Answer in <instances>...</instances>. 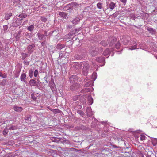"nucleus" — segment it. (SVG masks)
Returning a JSON list of instances; mask_svg holds the SVG:
<instances>
[{"mask_svg":"<svg viewBox=\"0 0 157 157\" xmlns=\"http://www.w3.org/2000/svg\"><path fill=\"white\" fill-rule=\"evenodd\" d=\"M108 43L109 47H112L113 46L112 48H111L112 49H113V45L117 42V39L114 37H110L108 39ZM111 50L113 51V50L112 49Z\"/></svg>","mask_w":157,"mask_h":157,"instance_id":"nucleus-1","label":"nucleus"},{"mask_svg":"<svg viewBox=\"0 0 157 157\" xmlns=\"http://www.w3.org/2000/svg\"><path fill=\"white\" fill-rule=\"evenodd\" d=\"M21 23V20L19 18H17L16 17H14L13 19V22L12 24L13 26L14 27H17L20 25Z\"/></svg>","mask_w":157,"mask_h":157,"instance_id":"nucleus-2","label":"nucleus"},{"mask_svg":"<svg viewBox=\"0 0 157 157\" xmlns=\"http://www.w3.org/2000/svg\"><path fill=\"white\" fill-rule=\"evenodd\" d=\"M89 67L90 66L88 63H84L83 68V73L84 75H87Z\"/></svg>","mask_w":157,"mask_h":157,"instance_id":"nucleus-3","label":"nucleus"},{"mask_svg":"<svg viewBox=\"0 0 157 157\" xmlns=\"http://www.w3.org/2000/svg\"><path fill=\"white\" fill-rule=\"evenodd\" d=\"M69 80L71 84L76 83L78 82V77L75 75H72L69 77Z\"/></svg>","mask_w":157,"mask_h":157,"instance_id":"nucleus-4","label":"nucleus"},{"mask_svg":"<svg viewBox=\"0 0 157 157\" xmlns=\"http://www.w3.org/2000/svg\"><path fill=\"white\" fill-rule=\"evenodd\" d=\"M80 85L77 83L71 84L70 89L72 90H75L78 89L80 87Z\"/></svg>","mask_w":157,"mask_h":157,"instance_id":"nucleus-5","label":"nucleus"},{"mask_svg":"<svg viewBox=\"0 0 157 157\" xmlns=\"http://www.w3.org/2000/svg\"><path fill=\"white\" fill-rule=\"evenodd\" d=\"M35 46V45L33 44L28 45L27 48V53L29 54H31L33 52L34 48Z\"/></svg>","mask_w":157,"mask_h":157,"instance_id":"nucleus-6","label":"nucleus"},{"mask_svg":"<svg viewBox=\"0 0 157 157\" xmlns=\"http://www.w3.org/2000/svg\"><path fill=\"white\" fill-rule=\"evenodd\" d=\"M95 60L96 61L99 63H101L103 62V64L101 66L104 65L105 63V58L104 57H96Z\"/></svg>","mask_w":157,"mask_h":157,"instance_id":"nucleus-7","label":"nucleus"},{"mask_svg":"<svg viewBox=\"0 0 157 157\" xmlns=\"http://www.w3.org/2000/svg\"><path fill=\"white\" fill-rule=\"evenodd\" d=\"M89 52L92 56H95L98 54V52L94 48H92L89 49Z\"/></svg>","mask_w":157,"mask_h":157,"instance_id":"nucleus-8","label":"nucleus"},{"mask_svg":"<svg viewBox=\"0 0 157 157\" xmlns=\"http://www.w3.org/2000/svg\"><path fill=\"white\" fill-rule=\"evenodd\" d=\"M69 152V149H67V148H66V150H63L62 153L64 156L65 157H70V155Z\"/></svg>","mask_w":157,"mask_h":157,"instance_id":"nucleus-9","label":"nucleus"},{"mask_svg":"<svg viewBox=\"0 0 157 157\" xmlns=\"http://www.w3.org/2000/svg\"><path fill=\"white\" fill-rule=\"evenodd\" d=\"M82 65V63H75L74 64L73 67L76 69L79 70L81 68Z\"/></svg>","mask_w":157,"mask_h":157,"instance_id":"nucleus-10","label":"nucleus"},{"mask_svg":"<svg viewBox=\"0 0 157 157\" xmlns=\"http://www.w3.org/2000/svg\"><path fill=\"white\" fill-rule=\"evenodd\" d=\"M38 38L40 40H42L44 41H46V37L43 34L38 32L37 33Z\"/></svg>","mask_w":157,"mask_h":157,"instance_id":"nucleus-11","label":"nucleus"},{"mask_svg":"<svg viewBox=\"0 0 157 157\" xmlns=\"http://www.w3.org/2000/svg\"><path fill=\"white\" fill-rule=\"evenodd\" d=\"M88 128L82 125H79V126H78L75 127V129L77 130H84L87 129Z\"/></svg>","mask_w":157,"mask_h":157,"instance_id":"nucleus-12","label":"nucleus"},{"mask_svg":"<svg viewBox=\"0 0 157 157\" xmlns=\"http://www.w3.org/2000/svg\"><path fill=\"white\" fill-rule=\"evenodd\" d=\"M26 74L25 73H22L20 76V79L21 81L26 83Z\"/></svg>","mask_w":157,"mask_h":157,"instance_id":"nucleus-13","label":"nucleus"},{"mask_svg":"<svg viewBox=\"0 0 157 157\" xmlns=\"http://www.w3.org/2000/svg\"><path fill=\"white\" fill-rule=\"evenodd\" d=\"M107 6L111 10L113 9L116 7V3L112 2L108 4Z\"/></svg>","mask_w":157,"mask_h":157,"instance_id":"nucleus-14","label":"nucleus"},{"mask_svg":"<svg viewBox=\"0 0 157 157\" xmlns=\"http://www.w3.org/2000/svg\"><path fill=\"white\" fill-rule=\"evenodd\" d=\"M59 14L61 17L62 18L66 19L67 17L68 14L65 12H59Z\"/></svg>","mask_w":157,"mask_h":157,"instance_id":"nucleus-15","label":"nucleus"},{"mask_svg":"<svg viewBox=\"0 0 157 157\" xmlns=\"http://www.w3.org/2000/svg\"><path fill=\"white\" fill-rule=\"evenodd\" d=\"M108 39L106 40H103L101 41L100 42L99 44L102 45V46L105 47L107 46L108 45Z\"/></svg>","mask_w":157,"mask_h":157,"instance_id":"nucleus-16","label":"nucleus"},{"mask_svg":"<svg viewBox=\"0 0 157 157\" xmlns=\"http://www.w3.org/2000/svg\"><path fill=\"white\" fill-rule=\"evenodd\" d=\"M147 31L149 32L151 34H155V30L154 29L150 27H147Z\"/></svg>","mask_w":157,"mask_h":157,"instance_id":"nucleus-17","label":"nucleus"},{"mask_svg":"<svg viewBox=\"0 0 157 157\" xmlns=\"http://www.w3.org/2000/svg\"><path fill=\"white\" fill-rule=\"evenodd\" d=\"M29 84L31 86H38L37 83H36V81L33 79H31L30 80Z\"/></svg>","mask_w":157,"mask_h":157,"instance_id":"nucleus-18","label":"nucleus"},{"mask_svg":"<svg viewBox=\"0 0 157 157\" xmlns=\"http://www.w3.org/2000/svg\"><path fill=\"white\" fill-rule=\"evenodd\" d=\"M12 16V13H9L6 14L5 19L6 20L9 19L10 17Z\"/></svg>","mask_w":157,"mask_h":157,"instance_id":"nucleus-19","label":"nucleus"},{"mask_svg":"<svg viewBox=\"0 0 157 157\" xmlns=\"http://www.w3.org/2000/svg\"><path fill=\"white\" fill-rule=\"evenodd\" d=\"M14 109L15 111L18 112H20L22 110V108L21 107L17 106L16 105L14 106Z\"/></svg>","mask_w":157,"mask_h":157,"instance_id":"nucleus-20","label":"nucleus"},{"mask_svg":"<svg viewBox=\"0 0 157 157\" xmlns=\"http://www.w3.org/2000/svg\"><path fill=\"white\" fill-rule=\"evenodd\" d=\"M110 51L109 48H106L103 54L105 56H107L108 55H110Z\"/></svg>","mask_w":157,"mask_h":157,"instance_id":"nucleus-21","label":"nucleus"},{"mask_svg":"<svg viewBox=\"0 0 157 157\" xmlns=\"http://www.w3.org/2000/svg\"><path fill=\"white\" fill-rule=\"evenodd\" d=\"M80 21V19L78 17H76L72 21V22L74 24H77Z\"/></svg>","mask_w":157,"mask_h":157,"instance_id":"nucleus-22","label":"nucleus"},{"mask_svg":"<svg viewBox=\"0 0 157 157\" xmlns=\"http://www.w3.org/2000/svg\"><path fill=\"white\" fill-rule=\"evenodd\" d=\"M65 46L64 44H58L56 45V48L59 50H61L62 49L64 48Z\"/></svg>","mask_w":157,"mask_h":157,"instance_id":"nucleus-23","label":"nucleus"},{"mask_svg":"<svg viewBox=\"0 0 157 157\" xmlns=\"http://www.w3.org/2000/svg\"><path fill=\"white\" fill-rule=\"evenodd\" d=\"M71 6V10H72L73 7L77 6H78V4L75 2H73L70 3Z\"/></svg>","mask_w":157,"mask_h":157,"instance_id":"nucleus-24","label":"nucleus"},{"mask_svg":"<svg viewBox=\"0 0 157 157\" xmlns=\"http://www.w3.org/2000/svg\"><path fill=\"white\" fill-rule=\"evenodd\" d=\"M71 6L69 4H68L66 6H64L63 8V9L64 10H67L69 9L71 10Z\"/></svg>","mask_w":157,"mask_h":157,"instance_id":"nucleus-25","label":"nucleus"},{"mask_svg":"<svg viewBox=\"0 0 157 157\" xmlns=\"http://www.w3.org/2000/svg\"><path fill=\"white\" fill-rule=\"evenodd\" d=\"M34 28V25H32L30 26H28L27 29L28 30L31 32H32L33 31Z\"/></svg>","mask_w":157,"mask_h":157,"instance_id":"nucleus-26","label":"nucleus"},{"mask_svg":"<svg viewBox=\"0 0 157 157\" xmlns=\"http://www.w3.org/2000/svg\"><path fill=\"white\" fill-rule=\"evenodd\" d=\"M75 59L77 60L81 59L83 58V56H82L78 54H76L75 56Z\"/></svg>","mask_w":157,"mask_h":157,"instance_id":"nucleus-27","label":"nucleus"},{"mask_svg":"<svg viewBox=\"0 0 157 157\" xmlns=\"http://www.w3.org/2000/svg\"><path fill=\"white\" fill-rule=\"evenodd\" d=\"M31 116L30 115H28L27 116H25V119L27 121H31Z\"/></svg>","mask_w":157,"mask_h":157,"instance_id":"nucleus-28","label":"nucleus"},{"mask_svg":"<svg viewBox=\"0 0 157 157\" xmlns=\"http://www.w3.org/2000/svg\"><path fill=\"white\" fill-rule=\"evenodd\" d=\"M65 55V54L64 53H62V51H59V56L58 58V59H59L60 58H61L63 57H64Z\"/></svg>","mask_w":157,"mask_h":157,"instance_id":"nucleus-29","label":"nucleus"},{"mask_svg":"<svg viewBox=\"0 0 157 157\" xmlns=\"http://www.w3.org/2000/svg\"><path fill=\"white\" fill-rule=\"evenodd\" d=\"M92 83V81H89L86 83L84 85V87H88L91 86Z\"/></svg>","mask_w":157,"mask_h":157,"instance_id":"nucleus-30","label":"nucleus"},{"mask_svg":"<svg viewBox=\"0 0 157 157\" xmlns=\"http://www.w3.org/2000/svg\"><path fill=\"white\" fill-rule=\"evenodd\" d=\"M33 71L31 69L29 71V75L30 78H32L33 75Z\"/></svg>","mask_w":157,"mask_h":157,"instance_id":"nucleus-31","label":"nucleus"},{"mask_svg":"<svg viewBox=\"0 0 157 157\" xmlns=\"http://www.w3.org/2000/svg\"><path fill=\"white\" fill-rule=\"evenodd\" d=\"M22 60H24L26 57L29 56L28 54L27 53H22Z\"/></svg>","mask_w":157,"mask_h":157,"instance_id":"nucleus-32","label":"nucleus"},{"mask_svg":"<svg viewBox=\"0 0 157 157\" xmlns=\"http://www.w3.org/2000/svg\"><path fill=\"white\" fill-rule=\"evenodd\" d=\"M116 44L115 45L113 46H115V48L117 49H118L120 47V43L119 42H116Z\"/></svg>","mask_w":157,"mask_h":157,"instance_id":"nucleus-33","label":"nucleus"},{"mask_svg":"<svg viewBox=\"0 0 157 157\" xmlns=\"http://www.w3.org/2000/svg\"><path fill=\"white\" fill-rule=\"evenodd\" d=\"M35 95L34 93L32 94L31 95V98L34 101H36L37 99L36 95Z\"/></svg>","mask_w":157,"mask_h":157,"instance_id":"nucleus-34","label":"nucleus"},{"mask_svg":"<svg viewBox=\"0 0 157 157\" xmlns=\"http://www.w3.org/2000/svg\"><path fill=\"white\" fill-rule=\"evenodd\" d=\"M90 88H84L82 90V92L86 93L90 92Z\"/></svg>","mask_w":157,"mask_h":157,"instance_id":"nucleus-35","label":"nucleus"},{"mask_svg":"<svg viewBox=\"0 0 157 157\" xmlns=\"http://www.w3.org/2000/svg\"><path fill=\"white\" fill-rule=\"evenodd\" d=\"M25 36L27 37L28 38L30 39L31 38L32 36V35L30 33H25Z\"/></svg>","mask_w":157,"mask_h":157,"instance_id":"nucleus-36","label":"nucleus"},{"mask_svg":"<svg viewBox=\"0 0 157 157\" xmlns=\"http://www.w3.org/2000/svg\"><path fill=\"white\" fill-rule=\"evenodd\" d=\"M52 140L53 142H58L60 140V139L59 138L57 137H53L52 139Z\"/></svg>","mask_w":157,"mask_h":157,"instance_id":"nucleus-37","label":"nucleus"},{"mask_svg":"<svg viewBox=\"0 0 157 157\" xmlns=\"http://www.w3.org/2000/svg\"><path fill=\"white\" fill-rule=\"evenodd\" d=\"M102 3L99 2L97 4V6L98 8L99 9H101L102 8Z\"/></svg>","mask_w":157,"mask_h":157,"instance_id":"nucleus-38","label":"nucleus"},{"mask_svg":"<svg viewBox=\"0 0 157 157\" xmlns=\"http://www.w3.org/2000/svg\"><path fill=\"white\" fill-rule=\"evenodd\" d=\"M77 113L82 117L83 116L84 114V112L81 110H78L77 111Z\"/></svg>","mask_w":157,"mask_h":157,"instance_id":"nucleus-39","label":"nucleus"},{"mask_svg":"<svg viewBox=\"0 0 157 157\" xmlns=\"http://www.w3.org/2000/svg\"><path fill=\"white\" fill-rule=\"evenodd\" d=\"M17 129V127L15 126H11L9 127V130H14Z\"/></svg>","mask_w":157,"mask_h":157,"instance_id":"nucleus-40","label":"nucleus"},{"mask_svg":"<svg viewBox=\"0 0 157 157\" xmlns=\"http://www.w3.org/2000/svg\"><path fill=\"white\" fill-rule=\"evenodd\" d=\"M27 15L25 14L22 13L19 15L18 17L20 18H24L26 17Z\"/></svg>","mask_w":157,"mask_h":157,"instance_id":"nucleus-41","label":"nucleus"},{"mask_svg":"<svg viewBox=\"0 0 157 157\" xmlns=\"http://www.w3.org/2000/svg\"><path fill=\"white\" fill-rule=\"evenodd\" d=\"M0 76L3 78H5L7 77V75L5 73L3 74L2 72H0Z\"/></svg>","mask_w":157,"mask_h":157,"instance_id":"nucleus-42","label":"nucleus"},{"mask_svg":"<svg viewBox=\"0 0 157 157\" xmlns=\"http://www.w3.org/2000/svg\"><path fill=\"white\" fill-rule=\"evenodd\" d=\"M80 97V96L79 95H75L74 96V97L73 98V99L74 101H75L79 99Z\"/></svg>","mask_w":157,"mask_h":157,"instance_id":"nucleus-43","label":"nucleus"},{"mask_svg":"<svg viewBox=\"0 0 157 157\" xmlns=\"http://www.w3.org/2000/svg\"><path fill=\"white\" fill-rule=\"evenodd\" d=\"M140 15L141 16L143 17H149V15L148 14L144 13H141Z\"/></svg>","mask_w":157,"mask_h":157,"instance_id":"nucleus-44","label":"nucleus"},{"mask_svg":"<svg viewBox=\"0 0 157 157\" xmlns=\"http://www.w3.org/2000/svg\"><path fill=\"white\" fill-rule=\"evenodd\" d=\"M88 101L90 105L92 104L93 102V99L91 97L88 98Z\"/></svg>","mask_w":157,"mask_h":157,"instance_id":"nucleus-45","label":"nucleus"},{"mask_svg":"<svg viewBox=\"0 0 157 157\" xmlns=\"http://www.w3.org/2000/svg\"><path fill=\"white\" fill-rule=\"evenodd\" d=\"M38 74V70L37 69L35 70L34 72V76H35V77H36L37 76Z\"/></svg>","mask_w":157,"mask_h":157,"instance_id":"nucleus-46","label":"nucleus"},{"mask_svg":"<svg viewBox=\"0 0 157 157\" xmlns=\"http://www.w3.org/2000/svg\"><path fill=\"white\" fill-rule=\"evenodd\" d=\"M41 20L43 22H46L47 21V19L46 18L43 17H41Z\"/></svg>","mask_w":157,"mask_h":157,"instance_id":"nucleus-47","label":"nucleus"},{"mask_svg":"<svg viewBox=\"0 0 157 157\" xmlns=\"http://www.w3.org/2000/svg\"><path fill=\"white\" fill-rule=\"evenodd\" d=\"M140 139L141 140L143 141L145 139V136L144 135L141 134L140 135Z\"/></svg>","mask_w":157,"mask_h":157,"instance_id":"nucleus-48","label":"nucleus"},{"mask_svg":"<svg viewBox=\"0 0 157 157\" xmlns=\"http://www.w3.org/2000/svg\"><path fill=\"white\" fill-rule=\"evenodd\" d=\"M73 35H74L73 34H72L70 31L68 35H66V37H67L68 36H69V37H70L72 36Z\"/></svg>","mask_w":157,"mask_h":157,"instance_id":"nucleus-49","label":"nucleus"},{"mask_svg":"<svg viewBox=\"0 0 157 157\" xmlns=\"http://www.w3.org/2000/svg\"><path fill=\"white\" fill-rule=\"evenodd\" d=\"M13 3H16V4H19L21 2L20 0H13Z\"/></svg>","mask_w":157,"mask_h":157,"instance_id":"nucleus-50","label":"nucleus"},{"mask_svg":"<svg viewBox=\"0 0 157 157\" xmlns=\"http://www.w3.org/2000/svg\"><path fill=\"white\" fill-rule=\"evenodd\" d=\"M36 83H37L38 86H39L41 84V82L39 80V79H37L36 81Z\"/></svg>","mask_w":157,"mask_h":157,"instance_id":"nucleus-51","label":"nucleus"},{"mask_svg":"<svg viewBox=\"0 0 157 157\" xmlns=\"http://www.w3.org/2000/svg\"><path fill=\"white\" fill-rule=\"evenodd\" d=\"M6 82V80L5 79H4L0 83V85H2V86H4L5 85Z\"/></svg>","mask_w":157,"mask_h":157,"instance_id":"nucleus-52","label":"nucleus"},{"mask_svg":"<svg viewBox=\"0 0 157 157\" xmlns=\"http://www.w3.org/2000/svg\"><path fill=\"white\" fill-rule=\"evenodd\" d=\"M8 132V130L7 129H5L3 131V134L4 135L6 136Z\"/></svg>","mask_w":157,"mask_h":157,"instance_id":"nucleus-53","label":"nucleus"},{"mask_svg":"<svg viewBox=\"0 0 157 157\" xmlns=\"http://www.w3.org/2000/svg\"><path fill=\"white\" fill-rule=\"evenodd\" d=\"M121 13V11H116L114 14V16L116 17L118 14H119Z\"/></svg>","mask_w":157,"mask_h":157,"instance_id":"nucleus-54","label":"nucleus"},{"mask_svg":"<svg viewBox=\"0 0 157 157\" xmlns=\"http://www.w3.org/2000/svg\"><path fill=\"white\" fill-rule=\"evenodd\" d=\"M137 45H135L133 46H132L131 47V48H130V49L131 50H133L135 49L136 48Z\"/></svg>","mask_w":157,"mask_h":157,"instance_id":"nucleus-55","label":"nucleus"},{"mask_svg":"<svg viewBox=\"0 0 157 157\" xmlns=\"http://www.w3.org/2000/svg\"><path fill=\"white\" fill-rule=\"evenodd\" d=\"M20 37L21 36H19V34H17V35L15 37L16 40H19Z\"/></svg>","mask_w":157,"mask_h":157,"instance_id":"nucleus-56","label":"nucleus"},{"mask_svg":"<svg viewBox=\"0 0 157 157\" xmlns=\"http://www.w3.org/2000/svg\"><path fill=\"white\" fill-rule=\"evenodd\" d=\"M72 27L71 25H67V29H71Z\"/></svg>","mask_w":157,"mask_h":157,"instance_id":"nucleus-57","label":"nucleus"},{"mask_svg":"<svg viewBox=\"0 0 157 157\" xmlns=\"http://www.w3.org/2000/svg\"><path fill=\"white\" fill-rule=\"evenodd\" d=\"M29 61H28L27 60H25L24 61V64L26 65H28L29 64Z\"/></svg>","mask_w":157,"mask_h":157,"instance_id":"nucleus-58","label":"nucleus"},{"mask_svg":"<svg viewBox=\"0 0 157 157\" xmlns=\"http://www.w3.org/2000/svg\"><path fill=\"white\" fill-rule=\"evenodd\" d=\"M67 149H69V151H74L76 150V149L74 148H67Z\"/></svg>","mask_w":157,"mask_h":157,"instance_id":"nucleus-59","label":"nucleus"},{"mask_svg":"<svg viewBox=\"0 0 157 157\" xmlns=\"http://www.w3.org/2000/svg\"><path fill=\"white\" fill-rule=\"evenodd\" d=\"M8 27L7 25H4L3 26V29L4 31H6L8 29Z\"/></svg>","mask_w":157,"mask_h":157,"instance_id":"nucleus-60","label":"nucleus"},{"mask_svg":"<svg viewBox=\"0 0 157 157\" xmlns=\"http://www.w3.org/2000/svg\"><path fill=\"white\" fill-rule=\"evenodd\" d=\"M64 143L65 144H70V142L68 140H64Z\"/></svg>","mask_w":157,"mask_h":157,"instance_id":"nucleus-61","label":"nucleus"},{"mask_svg":"<svg viewBox=\"0 0 157 157\" xmlns=\"http://www.w3.org/2000/svg\"><path fill=\"white\" fill-rule=\"evenodd\" d=\"M80 30V28H79L78 29H75L74 30H75V33H77Z\"/></svg>","mask_w":157,"mask_h":157,"instance_id":"nucleus-62","label":"nucleus"},{"mask_svg":"<svg viewBox=\"0 0 157 157\" xmlns=\"http://www.w3.org/2000/svg\"><path fill=\"white\" fill-rule=\"evenodd\" d=\"M71 33L73 34L74 35H75V34L76 33H75V30H71Z\"/></svg>","mask_w":157,"mask_h":157,"instance_id":"nucleus-63","label":"nucleus"},{"mask_svg":"<svg viewBox=\"0 0 157 157\" xmlns=\"http://www.w3.org/2000/svg\"><path fill=\"white\" fill-rule=\"evenodd\" d=\"M45 41H43V42H42L41 43V45H42V46H44L45 45Z\"/></svg>","mask_w":157,"mask_h":157,"instance_id":"nucleus-64","label":"nucleus"}]
</instances>
